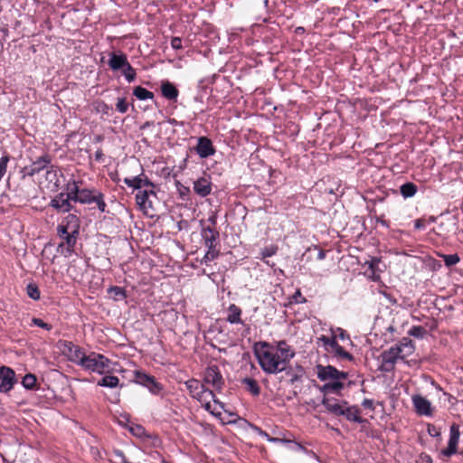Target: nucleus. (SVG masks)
<instances>
[{"mask_svg":"<svg viewBox=\"0 0 463 463\" xmlns=\"http://www.w3.org/2000/svg\"><path fill=\"white\" fill-rule=\"evenodd\" d=\"M152 197L156 198V192L150 189H144L136 194V202L139 209L146 215H154V207Z\"/></svg>","mask_w":463,"mask_h":463,"instance_id":"nucleus-4","label":"nucleus"},{"mask_svg":"<svg viewBox=\"0 0 463 463\" xmlns=\"http://www.w3.org/2000/svg\"><path fill=\"white\" fill-rule=\"evenodd\" d=\"M241 382L248 392L255 396L260 394V389L256 380L252 378H244Z\"/></svg>","mask_w":463,"mask_h":463,"instance_id":"nucleus-26","label":"nucleus"},{"mask_svg":"<svg viewBox=\"0 0 463 463\" xmlns=\"http://www.w3.org/2000/svg\"><path fill=\"white\" fill-rule=\"evenodd\" d=\"M133 94L140 100L153 99L154 94L146 89L137 86L134 89Z\"/></svg>","mask_w":463,"mask_h":463,"instance_id":"nucleus-31","label":"nucleus"},{"mask_svg":"<svg viewBox=\"0 0 463 463\" xmlns=\"http://www.w3.org/2000/svg\"><path fill=\"white\" fill-rule=\"evenodd\" d=\"M381 356L383 361V366L384 367V370L387 372L393 370L395 364L397 363L398 360H400L398 353L393 346L384 351Z\"/></svg>","mask_w":463,"mask_h":463,"instance_id":"nucleus-14","label":"nucleus"},{"mask_svg":"<svg viewBox=\"0 0 463 463\" xmlns=\"http://www.w3.org/2000/svg\"><path fill=\"white\" fill-rule=\"evenodd\" d=\"M209 221H210V222H213V224H214V223H215V221H214V219H213V218H211Z\"/></svg>","mask_w":463,"mask_h":463,"instance_id":"nucleus-60","label":"nucleus"},{"mask_svg":"<svg viewBox=\"0 0 463 463\" xmlns=\"http://www.w3.org/2000/svg\"><path fill=\"white\" fill-rule=\"evenodd\" d=\"M254 352L261 368L268 373H277L286 369L288 363L294 356L285 342L272 346L265 342L255 344Z\"/></svg>","mask_w":463,"mask_h":463,"instance_id":"nucleus-1","label":"nucleus"},{"mask_svg":"<svg viewBox=\"0 0 463 463\" xmlns=\"http://www.w3.org/2000/svg\"><path fill=\"white\" fill-rule=\"evenodd\" d=\"M343 387H344V384L336 380L335 382L324 384L321 387V391L325 394L332 393V392L338 393L340 392V390L343 389Z\"/></svg>","mask_w":463,"mask_h":463,"instance_id":"nucleus-28","label":"nucleus"},{"mask_svg":"<svg viewBox=\"0 0 463 463\" xmlns=\"http://www.w3.org/2000/svg\"><path fill=\"white\" fill-rule=\"evenodd\" d=\"M339 337L344 339L345 338V332L343 330H341L340 334H339Z\"/></svg>","mask_w":463,"mask_h":463,"instance_id":"nucleus-59","label":"nucleus"},{"mask_svg":"<svg viewBox=\"0 0 463 463\" xmlns=\"http://www.w3.org/2000/svg\"><path fill=\"white\" fill-rule=\"evenodd\" d=\"M303 303L306 302V298L302 297L300 290H297L295 294L292 296L291 303Z\"/></svg>","mask_w":463,"mask_h":463,"instance_id":"nucleus-45","label":"nucleus"},{"mask_svg":"<svg viewBox=\"0 0 463 463\" xmlns=\"http://www.w3.org/2000/svg\"><path fill=\"white\" fill-rule=\"evenodd\" d=\"M442 257L448 267L453 266L459 261V257L457 254L443 255Z\"/></svg>","mask_w":463,"mask_h":463,"instance_id":"nucleus-40","label":"nucleus"},{"mask_svg":"<svg viewBox=\"0 0 463 463\" xmlns=\"http://www.w3.org/2000/svg\"><path fill=\"white\" fill-rule=\"evenodd\" d=\"M322 404L327 411L337 416L342 415L345 406L347 405L345 402H339L336 399L328 397H324Z\"/></svg>","mask_w":463,"mask_h":463,"instance_id":"nucleus-16","label":"nucleus"},{"mask_svg":"<svg viewBox=\"0 0 463 463\" xmlns=\"http://www.w3.org/2000/svg\"><path fill=\"white\" fill-rule=\"evenodd\" d=\"M116 108L120 112V113H125L127 112L128 110V104L126 102V99L124 98H120L118 99V102L116 104Z\"/></svg>","mask_w":463,"mask_h":463,"instance_id":"nucleus-43","label":"nucleus"},{"mask_svg":"<svg viewBox=\"0 0 463 463\" xmlns=\"http://www.w3.org/2000/svg\"><path fill=\"white\" fill-rule=\"evenodd\" d=\"M195 399L200 403H204V402H208L216 400L213 392L205 387H203V389L202 390V392H200L199 395Z\"/></svg>","mask_w":463,"mask_h":463,"instance_id":"nucleus-32","label":"nucleus"},{"mask_svg":"<svg viewBox=\"0 0 463 463\" xmlns=\"http://www.w3.org/2000/svg\"><path fill=\"white\" fill-rule=\"evenodd\" d=\"M122 73L128 82L136 79V71L132 68L129 62L122 69Z\"/></svg>","mask_w":463,"mask_h":463,"instance_id":"nucleus-37","label":"nucleus"},{"mask_svg":"<svg viewBox=\"0 0 463 463\" xmlns=\"http://www.w3.org/2000/svg\"><path fill=\"white\" fill-rule=\"evenodd\" d=\"M33 325L37 326H40L42 328H44L46 330H51L52 328V326L43 322L42 319L40 318H33Z\"/></svg>","mask_w":463,"mask_h":463,"instance_id":"nucleus-44","label":"nucleus"},{"mask_svg":"<svg viewBox=\"0 0 463 463\" xmlns=\"http://www.w3.org/2000/svg\"><path fill=\"white\" fill-rule=\"evenodd\" d=\"M130 430L132 431L133 434L139 437L142 436L145 432L144 428L140 425H137L135 428H131Z\"/></svg>","mask_w":463,"mask_h":463,"instance_id":"nucleus-48","label":"nucleus"},{"mask_svg":"<svg viewBox=\"0 0 463 463\" xmlns=\"http://www.w3.org/2000/svg\"><path fill=\"white\" fill-rule=\"evenodd\" d=\"M417 192V186L413 183H405L401 186V194L403 197H412Z\"/></svg>","mask_w":463,"mask_h":463,"instance_id":"nucleus-30","label":"nucleus"},{"mask_svg":"<svg viewBox=\"0 0 463 463\" xmlns=\"http://www.w3.org/2000/svg\"><path fill=\"white\" fill-rule=\"evenodd\" d=\"M277 251L278 246L272 245L270 247H267L261 250V259L265 260L266 258L275 255Z\"/></svg>","mask_w":463,"mask_h":463,"instance_id":"nucleus-41","label":"nucleus"},{"mask_svg":"<svg viewBox=\"0 0 463 463\" xmlns=\"http://www.w3.org/2000/svg\"><path fill=\"white\" fill-rule=\"evenodd\" d=\"M378 263L379 260L375 258L372 259L370 261H366V264L368 265L369 269L373 271V273L374 272V269Z\"/></svg>","mask_w":463,"mask_h":463,"instance_id":"nucleus-50","label":"nucleus"},{"mask_svg":"<svg viewBox=\"0 0 463 463\" xmlns=\"http://www.w3.org/2000/svg\"><path fill=\"white\" fill-rule=\"evenodd\" d=\"M14 383V372L6 366L0 368V392H9Z\"/></svg>","mask_w":463,"mask_h":463,"instance_id":"nucleus-8","label":"nucleus"},{"mask_svg":"<svg viewBox=\"0 0 463 463\" xmlns=\"http://www.w3.org/2000/svg\"><path fill=\"white\" fill-rule=\"evenodd\" d=\"M161 91L162 95L169 100H175L179 93L175 86L169 81H164L162 83Z\"/></svg>","mask_w":463,"mask_h":463,"instance_id":"nucleus-23","label":"nucleus"},{"mask_svg":"<svg viewBox=\"0 0 463 463\" xmlns=\"http://www.w3.org/2000/svg\"><path fill=\"white\" fill-rule=\"evenodd\" d=\"M202 406L209 412H211L213 415H220L221 414V409L222 408V405L221 402H219L217 400H213L212 402L201 403Z\"/></svg>","mask_w":463,"mask_h":463,"instance_id":"nucleus-29","label":"nucleus"},{"mask_svg":"<svg viewBox=\"0 0 463 463\" xmlns=\"http://www.w3.org/2000/svg\"><path fill=\"white\" fill-rule=\"evenodd\" d=\"M393 347L397 351L400 360L404 362L405 359L411 355L415 351V345L413 342L407 337L402 338V341Z\"/></svg>","mask_w":463,"mask_h":463,"instance_id":"nucleus-11","label":"nucleus"},{"mask_svg":"<svg viewBox=\"0 0 463 463\" xmlns=\"http://www.w3.org/2000/svg\"><path fill=\"white\" fill-rule=\"evenodd\" d=\"M318 340L320 342L323 343V345H325L326 349L329 352H332V350L335 347V345H337V341L335 339V337H327L326 335H322L318 338Z\"/></svg>","mask_w":463,"mask_h":463,"instance_id":"nucleus-34","label":"nucleus"},{"mask_svg":"<svg viewBox=\"0 0 463 463\" xmlns=\"http://www.w3.org/2000/svg\"><path fill=\"white\" fill-rule=\"evenodd\" d=\"M119 379L114 375H105L99 382L98 385L109 388H115L118 385Z\"/></svg>","mask_w":463,"mask_h":463,"instance_id":"nucleus-27","label":"nucleus"},{"mask_svg":"<svg viewBox=\"0 0 463 463\" xmlns=\"http://www.w3.org/2000/svg\"><path fill=\"white\" fill-rule=\"evenodd\" d=\"M317 377L321 381H326V380H330V379L331 380L346 379L347 373L340 372L331 365H327V366L318 365L317 366Z\"/></svg>","mask_w":463,"mask_h":463,"instance_id":"nucleus-6","label":"nucleus"},{"mask_svg":"<svg viewBox=\"0 0 463 463\" xmlns=\"http://www.w3.org/2000/svg\"><path fill=\"white\" fill-rule=\"evenodd\" d=\"M69 197L72 201L80 203H96L99 210L101 213L106 211V203L104 202L103 194L96 190L80 189L76 182L68 184Z\"/></svg>","mask_w":463,"mask_h":463,"instance_id":"nucleus-2","label":"nucleus"},{"mask_svg":"<svg viewBox=\"0 0 463 463\" xmlns=\"http://www.w3.org/2000/svg\"><path fill=\"white\" fill-rule=\"evenodd\" d=\"M195 149H196L197 154L202 158L208 157V156L213 155L215 152V150L213 146L212 141L205 137H199Z\"/></svg>","mask_w":463,"mask_h":463,"instance_id":"nucleus-17","label":"nucleus"},{"mask_svg":"<svg viewBox=\"0 0 463 463\" xmlns=\"http://www.w3.org/2000/svg\"><path fill=\"white\" fill-rule=\"evenodd\" d=\"M428 221L430 222H434L436 221V218L434 216H430Z\"/></svg>","mask_w":463,"mask_h":463,"instance_id":"nucleus-58","label":"nucleus"},{"mask_svg":"<svg viewBox=\"0 0 463 463\" xmlns=\"http://www.w3.org/2000/svg\"><path fill=\"white\" fill-rule=\"evenodd\" d=\"M47 176L48 178H52L56 176V171L55 170H48L47 171Z\"/></svg>","mask_w":463,"mask_h":463,"instance_id":"nucleus-55","label":"nucleus"},{"mask_svg":"<svg viewBox=\"0 0 463 463\" xmlns=\"http://www.w3.org/2000/svg\"><path fill=\"white\" fill-rule=\"evenodd\" d=\"M63 240L66 241L69 247H73L76 243V237L70 232L63 238Z\"/></svg>","mask_w":463,"mask_h":463,"instance_id":"nucleus-46","label":"nucleus"},{"mask_svg":"<svg viewBox=\"0 0 463 463\" xmlns=\"http://www.w3.org/2000/svg\"><path fill=\"white\" fill-rule=\"evenodd\" d=\"M110 290L115 293L116 297L125 298V292H124V290L121 288H119V287H113V288H111Z\"/></svg>","mask_w":463,"mask_h":463,"instance_id":"nucleus-51","label":"nucleus"},{"mask_svg":"<svg viewBox=\"0 0 463 463\" xmlns=\"http://www.w3.org/2000/svg\"><path fill=\"white\" fill-rule=\"evenodd\" d=\"M26 291H27V295L33 300H38L40 298V290L35 284H33V283L28 284V286L26 288Z\"/></svg>","mask_w":463,"mask_h":463,"instance_id":"nucleus-38","label":"nucleus"},{"mask_svg":"<svg viewBox=\"0 0 463 463\" xmlns=\"http://www.w3.org/2000/svg\"><path fill=\"white\" fill-rule=\"evenodd\" d=\"M426 221L424 219H417L414 222V226L416 229L420 230L425 227Z\"/></svg>","mask_w":463,"mask_h":463,"instance_id":"nucleus-52","label":"nucleus"},{"mask_svg":"<svg viewBox=\"0 0 463 463\" xmlns=\"http://www.w3.org/2000/svg\"><path fill=\"white\" fill-rule=\"evenodd\" d=\"M362 405L366 409L373 410V402L369 399H364Z\"/></svg>","mask_w":463,"mask_h":463,"instance_id":"nucleus-54","label":"nucleus"},{"mask_svg":"<svg viewBox=\"0 0 463 463\" xmlns=\"http://www.w3.org/2000/svg\"><path fill=\"white\" fill-rule=\"evenodd\" d=\"M124 183L136 190H141V188L150 189L154 187L153 183L144 175H140L132 178H125Z\"/></svg>","mask_w":463,"mask_h":463,"instance_id":"nucleus-12","label":"nucleus"},{"mask_svg":"<svg viewBox=\"0 0 463 463\" xmlns=\"http://www.w3.org/2000/svg\"><path fill=\"white\" fill-rule=\"evenodd\" d=\"M202 237L207 248L217 247L219 232L212 227H204L202 231Z\"/></svg>","mask_w":463,"mask_h":463,"instance_id":"nucleus-18","label":"nucleus"},{"mask_svg":"<svg viewBox=\"0 0 463 463\" xmlns=\"http://www.w3.org/2000/svg\"><path fill=\"white\" fill-rule=\"evenodd\" d=\"M135 382L146 386L153 394H158L163 389L162 385L156 382L154 376L148 375L144 372H135Z\"/></svg>","mask_w":463,"mask_h":463,"instance_id":"nucleus-5","label":"nucleus"},{"mask_svg":"<svg viewBox=\"0 0 463 463\" xmlns=\"http://www.w3.org/2000/svg\"><path fill=\"white\" fill-rule=\"evenodd\" d=\"M185 386L187 390L189 391V393L193 398H196L200 392H202V390L203 389L204 385L201 383L196 379H190L185 383Z\"/></svg>","mask_w":463,"mask_h":463,"instance_id":"nucleus-24","label":"nucleus"},{"mask_svg":"<svg viewBox=\"0 0 463 463\" xmlns=\"http://www.w3.org/2000/svg\"><path fill=\"white\" fill-rule=\"evenodd\" d=\"M110 364V360L103 354L91 352L88 355L85 354L80 366L86 370L102 374L109 370Z\"/></svg>","mask_w":463,"mask_h":463,"instance_id":"nucleus-3","label":"nucleus"},{"mask_svg":"<svg viewBox=\"0 0 463 463\" xmlns=\"http://www.w3.org/2000/svg\"><path fill=\"white\" fill-rule=\"evenodd\" d=\"M415 411L420 415L431 414V403L421 395L416 394L411 397Z\"/></svg>","mask_w":463,"mask_h":463,"instance_id":"nucleus-13","label":"nucleus"},{"mask_svg":"<svg viewBox=\"0 0 463 463\" xmlns=\"http://www.w3.org/2000/svg\"><path fill=\"white\" fill-rule=\"evenodd\" d=\"M69 233L66 226H59L58 227V234L63 239Z\"/></svg>","mask_w":463,"mask_h":463,"instance_id":"nucleus-53","label":"nucleus"},{"mask_svg":"<svg viewBox=\"0 0 463 463\" xmlns=\"http://www.w3.org/2000/svg\"><path fill=\"white\" fill-rule=\"evenodd\" d=\"M22 384L24 388L32 390L36 384V377L32 373L26 374L22 381Z\"/></svg>","mask_w":463,"mask_h":463,"instance_id":"nucleus-35","label":"nucleus"},{"mask_svg":"<svg viewBox=\"0 0 463 463\" xmlns=\"http://www.w3.org/2000/svg\"><path fill=\"white\" fill-rule=\"evenodd\" d=\"M63 353L68 356L70 361L79 365H80L86 354L80 346L71 342L63 343Z\"/></svg>","mask_w":463,"mask_h":463,"instance_id":"nucleus-7","label":"nucleus"},{"mask_svg":"<svg viewBox=\"0 0 463 463\" xmlns=\"http://www.w3.org/2000/svg\"><path fill=\"white\" fill-rule=\"evenodd\" d=\"M171 46L175 50L181 49L182 40L178 37H174L171 41Z\"/></svg>","mask_w":463,"mask_h":463,"instance_id":"nucleus-47","label":"nucleus"},{"mask_svg":"<svg viewBox=\"0 0 463 463\" xmlns=\"http://www.w3.org/2000/svg\"><path fill=\"white\" fill-rule=\"evenodd\" d=\"M9 162V156H4L0 158V180L5 175Z\"/></svg>","mask_w":463,"mask_h":463,"instance_id":"nucleus-42","label":"nucleus"},{"mask_svg":"<svg viewBox=\"0 0 463 463\" xmlns=\"http://www.w3.org/2000/svg\"><path fill=\"white\" fill-rule=\"evenodd\" d=\"M208 250L205 253L203 261L207 263L213 260L219 255V250L216 247L207 248Z\"/></svg>","mask_w":463,"mask_h":463,"instance_id":"nucleus-39","label":"nucleus"},{"mask_svg":"<svg viewBox=\"0 0 463 463\" xmlns=\"http://www.w3.org/2000/svg\"><path fill=\"white\" fill-rule=\"evenodd\" d=\"M358 412L359 411L355 407H348L347 405H345L342 415L345 416L348 420L362 422L363 420L358 415Z\"/></svg>","mask_w":463,"mask_h":463,"instance_id":"nucleus-25","label":"nucleus"},{"mask_svg":"<svg viewBox=\"0 0 463 463\" xmlns=\"http://www.w3.org/2000/svg\"><path fill=\"white\" fill-rule=\"evenodd\" d=\"M204 382L211 384L216 390L222 389L223 379L216 366H210L205 370Z\"/></svg>","mask_w":463,"mask_h":463,"instance_id":"nucleus-9","label":"nucleus"},{"mask_svg":"<svg viewBox=\"0 0 463 463\" xmlns=\"http://www.w3.org/2000/svg\"><path fill=\"white\" fill-rule=\"evenodd\" d=\"M459 430L458 427L453 424L450 427L449 440L448 447L442 450V454L446 457H450L457 452L458 443L459 440Z\"/></svg>","mask_w":463,"mask_h":463,"instance_id":"nucleus-10","label":"nucleus"},{"mask_svg":"<svg viewBox=\"0 0 463 463\" xmlns=\"http://www.w3.org/2000/svg\"><path fill=\"white\" fill-rule=\"evenodd\" d=\"M325 258V252L323 250H319L317 254L318 260H323Z\"/></svg>","mask_w":463,"mask_h":463,"instance_id":"nucleus-57","label":"nucleus"},{"mask_svg":"<svg viewBox=\"0 0 463 463\" xmlns=\"http://www.w3.org/2000/svg\"><path fill=\"white\" fill-rule=\"evenodd\" d=\"M97 109H98V111H102L103 113L108 114L109 110V106L106 103L99 102L98 105H97Z\"/></svg>","mask_w":463,"mask_h":463,"instance_id":"nucleus-49","label":"nucleus"},{"mask_svg":"<svg viewBox=\"0 0 463 463\" xmlns=\"http://www.w3.org/2000/svg\"><path fill=\"white\" fill-rule=\"evenodd\" d=\"M332 353L340 359H345L352 361L354 359L353 355L345 351L338 343L335 347L332 350Z\"/></svg>","mask_w":463,"mask_h":463,"instance_id":"nucleus-33","label":"nucleus"},{"mask_svg":"<svg viewBox=\"0 0 463 463\" xmlns=\"http://www.w3.org/2000/svg\"><path fill=\"white\" fill-rule=\"evenodd\" d=\"M426 334V329L420 326H414L409 330V335L416 338H423Z\"/></svg>","mask_w":463,"mask_h":463,"instance_id":"nucleus-36","label":"nucleus"},{"mask_svg":"<svg viewBox=\"0 0 463 463\" xmlns=\"http://www.w3.org/2000/svg\"><path fill=\"white\" fill-rule=\"evenodd\" d=\"M228 315L226 320L231 324H243L241 320V309L235 304H232L228 307Z\"/></svg>","mask_w":463,"mask_h":463,"instance_id":"nucleus-22","label":"nucleus"},{"mask_svg":"<svg viewBox=\"0 0 463 463\" xmlns=\"http://www.w3.org/2000/svg\"><path fill=\"white\" fill-rule=\"evenodd\" d=\"M50 163V156L48 155H44L37 158L31 165L25 166L24 170L28 175L33 176L46 168Z\"/></svg>","mask_w":463,"mask_h":463,"instance_id":"nucleus-15","label":"nucleus"},{"mask_svg":"<svg viewBox=\"0 0 463 463\" xmlns=\"http://www.w3.org/2000/svg\"><path fill=\"white\" fill-rule=\"evenodd\" d=\"M194 189L198 195L205 197L211 194V182L206 177H201L194 183Z\"/></svg>","mask_w":463,"mask_h":463,"instance_id":"nucleus-19","label":"nucleus"},{"mask_svg":"<svg viewBox=\"0 0 463 463\" xmlns=\"http://www.w3.org/2000/svg\"><path fill=\"white\" fill-rule=\"evenodd\" d=\"M103 156V153L100 149H99L96 153H95V158L97 160H100Z\"/></svg>","mask_w":463,"mask_h":463,"instance_id":"nucleus-56","label":"nucleus"},{"mask_svg":"<svg viewBox=\"0 0 463 463\" xmlns=\"http://www.w3.org/2000/svg\"><path fill=\"white\" fill-rule=\"evenodd\" d=\"M128 63L126 54L112 52L109 60V66L113 71H118L125 68Z\"/></svg>","mask_w":463,"mask_h":463,"instance_id":"nucleus-20","label":"nucleus"},{"mask_svg":"<svg viewBox=\"0 0 463 463\" xmlns=\"http://www.w3.org/2000/svg\"><path fill=\"white\" fill-rule=\"evenodd\" d=\"M71 200H72V198L69 197V193L66 197H64V194H61L59 196L52 200L51 205L57 210L66 213L71 210Z\"/></svg>","mask_w":463,"mask_h":463,"instance_id":"nucleus-21","label":"nucleus"}]
</instances>
